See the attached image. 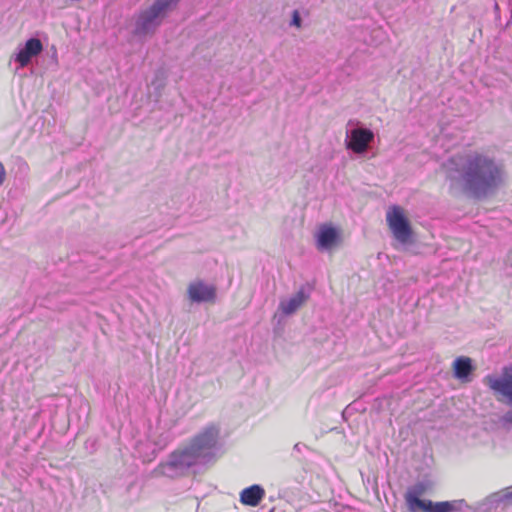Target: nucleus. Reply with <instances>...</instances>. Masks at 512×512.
<instances>
[{
    "label": "nucleus",
    "instance_id": "obj_15",
    "mask_svg": "<svg viewBox=\"0 0 512 512\" xmlns=\"http://www.w3.org/2000/svg\"><path fill=\"white\" fill-rule=\"evenodd\" d=\"M307 448H308L307 445H305L304 443L298 442L294 445L293 450L301 453L304 449H307Z\"/></svg>",
    "mask_w": 512,
    "mask_h": 512
},
{
    "label": "nucleus",
    "instance_id": "obj_6",
    "mask_svg": "<svg viewBox=\"0 0 512 512\" xmlns=\"http://www.w3.org/2000/svg\"><path fill=\"white\" fill-rule=\"evenodd\" d=\"M387 222L395 239L401 244L411 240L412 229L400 207L394 206L387 212Z\"/></svg>",
    "mask_w": 512,
    "mask_h": 512
},
{
    "label": "nucleus",
    "instance_id": "obj_7",
    "mask_svg": "<svg viewBox=\"0 0 512 512\" xmlns=\"http://www.w3.org/2000/svg\"><path fill=\"white\" fill-rule=\"evenodd\" d=\"M373 141V131L360 126L358 123L355 127L346 130V148L352 150L356 154L366 153Z\"/></svg>",
    "mask_w": 512,
    "mask_h": 512
},
{
    "label": "nucleus",
    "instance_id": "obj_9",
    "mask_svg": "<svg viewBox=\"0 0 512 512\" xmlns=\"http://www.w3.org/2000/svg\"><path fill=\"white\" fill-rule=\"evenodd\" d=\"M43 50V45L38 38H30L26 41L23 48L15 56V61L20 64L21 67L27 66L31 59L39 55Z\"/></svg>",
    "mask_w": 512,
    "mask_h": 512
},
{
    "label": "nucleus",
    "instance_id": "obj_2",
    "mask_svg": "<svg viewBox=\"0 0 512 512\" xmlns=\"http://www.w3.org/2000/svg\"><path fill=\"white\" fill-rule=\"evenodd\" d=\"M219 437V429L210 425L198 433L191 442L169 456L165 463L154 469V476L176 478L185 475L190 468L210 462Z\"/></svg>",
    "mask_w": 512,
    "mask_h": 512
},
{
    "label": "nucleus",
    "instance_id": "obj_16",
    "mask_svg": "<svg viewBox=\"0 0 512 512\" xmlns=\"http://www.w3.org/2000/svg\"><path fill=\"white\" fill-rule=\"evenodd\" d=\"M503 498L512 499V486L504 491Z\"/></svg>",
    "mask_w": 512,
    "mask_h": 512
},
{
    "label": "nucleus",
    "instance_id": "obj_8",
    "mask_svg": "<svg viewBox=\"0 0 512 512\" xmlns=\"http://www.w3.org/2000/svg\"><path fill=\"white\" fill-rule=\"evenodd\" d=\"M187 294L194 303L213 302L216 298V288L203 281H195L189 284Z\"/></svg>",
    "mask_w": 512,
    "mask_h": 512
},
{
    "label": "nucleus",
    "instance_id": "obj_13",
    "mask_svg": "<svg viewBox=\"0 0 512 512\" xmlns=\"http://www.w3.org/2000/svg\"><path fill=\"white\" fill-rule=\"evenodd\" d=\"M454 375L461 380H467L473 371L472 361L469 357H458L453 363Z\"/></svg>",
    "mask_w": 512,
    "mask_h": 512
},
{
    "label": "nucleus",
    "instance_id": "obj_12",
    "mask_svg": "<svg viewBox=\"0 0 512 512\" xmlns=\"http://www.w3.org/2000/svg\"><path fill=\"white\" fill-rule=\"evenodd\" d=\"M265 495L264 489L259 485H252L242 490L240 501L248 506H257Z\"/></svg>",
    "mask_w": 512,
    "mask_h": 512
},
{
    "label": "nucleus",
    "instance_id": "obj_5",
    "mask_svg": "<svg viewBox=\"0 0 512 512\" xmlns=\"http://www.w3.org/2000/svg\"><path fill=\"white\" fill-rule=\"evenodd\" d=\"M421 490H410L405 495V500L408 509L411 512H454L459 511L465 505V501L453 500L443 502H432L431 500H422L419 498Z\"/></svg>",
    "mask_w": 512,
    "mask_h": 512
},
{
    "label": "nucleus",
    "instance_id": "obj_3",
    "mask_svg": "<svg viewBox=\"0 0 512 512\" xmlns=\"http://www.w3.org/2000/svg\"><path fill=\"white\" fill-rule=\"evenodd\" d=\"M180 0H155L146 10L142 11L136 21L135 33L148 35L153 33L160 25L168 10Z\"/></svg>",
    "mask_w": 512,
    "mask_h": 512
},
{
    "label": "nucleus",
    "instance_id": "obj_4",
    "mask_svg": "<svg viewBox=\"0 0 512 512\" xmlns=\"http://www.w3.org/2000/svg\"><path fill=\"white\" fill-rule=\"evenodd\" d=\"M485 383L494 391L497 399L508 407L502 421L512 425V367H505L499 377L486 376Z\"/></svg>",
    "mask_w": 512,
    "mask_h": 512
},
{
    "label": "nucleus",
    "instance_id": "obj_11",
    "mask_svg": "<svg viewBox=\"0 0 512 512\" xmlns=\"http://www.w3.org/2000/svg\"><path fill=\"white\" fill-rule=\"evenodd\" d=\"M338 239L337 230L331 226H322L317 234V245L321 250L332 248Z\"/></svg>",
    "mask_w": 512,
    "mask_h": 512
},
{
    "label": "nucleus",
    "instance_id": "obj_14",
    "mask_svg": "<svg viewBox=\"0 0 512 512\" xmlns=\"http://www.w3.org/2000/svg\"><path fill=\"white\" fill-rule=\"evenodd\" d=\"M291 25H293L297 28H301V26H302V19L297 10H294L292 13Z\"/></svg>",
    "mask_w": 512,
    "mask_h": 512
},
{
    "label": "nucleus",
    "instance_id": "obj_1",
    "mask_svg": "<svg viewBox=\"0 0 512 512\" xmlns=\"http://www.w3.org/2000/svg\"><path fill=\"white\" fill-rule=\"evenodd\" d=\"M441 167L450 190L460 191L478 200L494 195L506 180L504 165L484 152L452 156Z\"/></svg>",
    "mask_w": 512,
    "mask_h": 512
},
{
    "label": "nucleus",
    "instance_id": "obj_17",
    "mask_svg": "<svg viewBox=\"0 0 512 512\" xmlns=\"http://www.w3.org/2000/svg\"><path fill=\"white\" fill-rule=\"evenodd\" d=\"M352 124H354V122H353L352 120H349V122H348V124H347V125H348V126H350V125H352Z\"/></svg>",
    "mask_w": 512,
    "mask_h": 512
},
{
    "label": "nucleus",
    "instance_id": "obj_10",
    "mask_svg": "<svg viewBox=\"0 0 512 512\" xmlns=\"http://www.w3.org/2000/svg\"><path fill=\"white\" fill-rule=\"evenodd\" d=\"M309 299V293L304 287L290 297L289 299L282 300L279 304V309L286 316L294 314L307 300Z\"/></svg>",
    "mask_w": 512,
    "mask_h": 512
}]
</instances>
